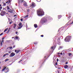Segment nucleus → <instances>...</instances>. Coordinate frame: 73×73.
Returning a JSON list of instances; mask_svg holds the SVG:
<instances>
[{"instance_id":"1","label":"nucleus","mask_w":73,"mask_h":73,"mask_svg":"<svg viewBox=\"0 0 73 73\" xmlns=\"http://www.w3.org/2000/svg\"><path fill=\"white\" fill-rule=\"evenodd\" d=\"M37 15L38 16H42L44 15V12L42 9H40L37 10Z\"/></svg>"},{"instance_id":"2","label":"nucleus","mask_w":73,"mask_h":73,"mask_svg":"<svg viewBox=\"0 0 73 73\" xmlns=\"http://www.w3.org/2000/svg\"><path fill=\"white\" fill-rule=\"evenodd\" d=\"M47 21L46 19L45 18V17H43L41 19L40 21V23L42 24H43L44 23H45Z\"/></svg>"},{"instance_id":"3","label":"nucleus","mask_w":73,"mask_h":73,"mask_svg":"<svg viewBox=\"0 0 73 73\" xmlns=\"http://www.w3.org/2000/svg\"><path fill=\"white\" fill-rule=\"evenodd\" d=\"M72 37L70 36H69L66 37L65 40V42H69L70 41V39Z\"/></svg>"},{"instance_id":"4","label":"nucleus","mask_w":73,"mask_h":73,"mask_svg":"<svg viewBox=\"0 0 73 73\" xmlns=\"http://www.w3.org/2000/svg\"><path fill=\"white\" fill-rule=\"evenodd\" d=\"M18 1H19V3H24V2H25V3H24L23 5L24 6H25V7L27 6V3L26 2L23 1H22V0H18Z\"/></svg>"},{"instance_id":"5","label":"nucleus","mask_w":73,"mask_h":73,"mask_svg":"<svg viewBox=\"0 0 73 73\" xmlns=\"http://www.w3.org/2000/svg\"><path fill=\"white\" fill-rule=\"evenodd\" d=\"M15 56V53L13 52H12L9 55V57H13V56Z\"/></svg>"},{"instance_id":"6","label":"nucleus","mask_w":73,"mask_h":73,"mask_svg":"<svg viewBox=\"0 0 73 73\" xmlns=\"http://www.w3.org/2000/svg\"><path fill=\"white\" fill-rule=\"evenodd\" d=\"M22 25V23H19V26L18 27V29H21V28L23 27V25Z\"/></svg>"},{"instance_id":"7","label":"nucleus","mask_w":73,"mask_h":73,"mask_svg":"<svg viewBox=\"0 0 73 73\" xmlns=\"http://www.w3.org/2000/svg\"><path fill=\"white\" fill-rule=\"evenodd\" d=\"M36 6V4L35 3H32L31 4V5L30 7L31 8H34Z\"/></svg>"},{"instance_id":"8","label":"nucleus","mask_w":73,"mask_h":73,"mask_svg":"<svg viewBox=\"0 0 73 73\" xmlns=\"http://www.w3.org/2000/svg\"><path fill=\"white\" fill-rule=\"evenodd\" d=\"M5 73H7V72H9V69L8 68H7L5 69Z\"/></svg>"},{"instance_id":"9","label":"nucleus","mask_w":73,"mask_h":73,"mask_svg":"<svg viewBox=\"0 0 73 73\" xmlns=\"http://www.w3.org/2000/svg\"><path fill=\"white\" fill-rule=\"evenodd\" d=\"M10 29H10V28H9V29L6 32V33L8 34V33H9V31H10Z\"/></svg>"},{"instance_id":"10","label":"nucleus","mask_w":73,"mask_h":73,"mask_svg":"<svg viewBox=\"0 0 73 73\" xmlns=\"http://www.w3.org/2000/svg\"><path fill=\"white\" fill-rule=\"evenodd\" d=\"M0 15L1 16H3L4 15V13L2 12L1 13Z\"/></svg>"},{"instance_id":"11","label":"nucleus","mask_w":73,"mask_h":73,"mask_svg":"<svg viewBox=\"0 0 73 73\" xmlns=\"http://www.w3.org/2000/svg\"><path fill=\"white\" fill-rule=\"evenodd\" d=\"M6 67L4 66L3 67V68L2 70V71H4V70L6 69Z\"/></svg>"},{"instance_id":"12","label":"nucleus","mask_w":73,"mask_h":73,"mask_svg":"<svg viewBox=\"0 0 73 73\" xmlns=\"http://www.w3.org/2000/svg\"><path fill=\"white\" fill-rule=\"evenodd\" d=\"M68 65H66L64 66V68H65V69H67V68H68Z\"/></svg>"},{"instance_id":"13","label":"nucleus","mask_w":73,"mask_h":73,"mask_svg":"<svg viewBox=\"0 0 73 73\" xmlns=\"http://www.w3.org/2000/svg\"><path fill=\"white\" fill-rule=\"evenodd\" d=\"M8 12H10V13H12V12H13V11L11 9H10V10L8 11Z\"/></svg>"},{"instance_id":"14","label":"nucleus","mask_w":73,"mask_h":73,"mask_svg":"<svg viewBox=\"0 0 73 73\" xmlns=\"http://www.w3.org/2000/svg\"><path fill=\"white\" fill-rule=\"evenodd\" d=\"M61 17H62V16H61V15L58 16V19H60V18H61Z\"/></svg>"},{"instance_id":"15","label":"nucleus","mask_w":73,"mask_h":73,"mask_svg":"<svg viewBox=\"0 0 73 73\" xmlns=\"http://www.w3.org/2000/svg\"><path fill=\"white\" fill-rule=\"evenodd\" d=\"M8 28H7L5 29V30L4 31V33L6 31L8 30Z\"/></svg>"},{"instance_id":"16","label":"nucleus","mask_w":73,"mask_h":73,"mask_svg":"<svg viewBox=\"0 0 73 73\" xmlns=\"http://www.w3.org/2000/svg\"><path fill=\"white\" fill-rule=\"evenodd\" d=\"M34 27L35 28H37V25L36 24H35L34 25Z\"/></svg>"},{"instance_id":"17","label":"nucleus","mask_w":73,"mask_h":73,"mask_svg":"<svg viewBox=\"0 0 73 73\" xmlns=\"http://www.w3.org/2000/svg\"><path fill=\"white\" fill-rule=\"evenodd\" d=\"M19 52H20V50H17V52H16V54H17V53H19Z\"/></svg>"},{"instance_id":"18","label":"nucleus","mask_w":73,"mask_h":73,"mask_svg":"<svg viewBox=\"0 0 73 73\" xmlns=\"http://www.w3.org/2000/svg\"><path fill=\"white\" fill-rule=\"evenodd\" d=\"M14 29H15V28H16V24H14Z\"/></svg>"},{"instance_id":"19","label":"nucleus","mask_w":73,"mask_h":73,"mask_svg":"<svg viewBox=\"0 0 73 73\" xmlns=\"http://www.w3.org/2000/svg\"><path fill=\"white\" fill-rule=\"evenodd\" d=\"M8 1L6 2V3H8V2L9 3H10V0H8Z\"/></svg>"},{"instance_id":"20","label":"nucleus","mask_w":73,"mask_h":73,"mask_svg":"<svg viewBox=\"0 0 73 73\" xmlns=\"http://www.w3.org/2000/svg\"><path fill=\"white\" fill-rule=\"evenodd\" d=\"M1 12H2V13H3V14H4V15H5V13H6V12L5 11H2Z\"/></svg>"},{"instance_id":"21","label":"nucleus","mask_w":73,"mask_h":73,"mask_svg":"<svg viewBox=\"0 0 73 73\" xmlns=\"http://www.w3.org/2000/svg\"><path fill=\"white\" fill-rule=\"evenodd\" d=\"M1 46H2L3 45V43H2V42H1V43L0 44Z\"/></svg>"},{"instance_id":"22","label":"nucleus","mask_w":73,"mask_h":73,"mask_svg":"<svg viewBox=\"0 0 73 73\" xmlns=\"http://www.w3.org/2000/svg\"><path fill=\"white\" fill-rule=\"evenodd\" d=\"M3 6H5L6 5V3H3Z\"/></svg>"},{"instance_id":"23","label":"nucleus","mask_w":73,"mask_h":73,"mask_svg":"<svg viewBox=\"0 0 73 73\" xmlns=\"http://www.w3.org/2000/svg\"><path fill=\"white\" fill-rule=\"evenodd\" d=\"M9 60V59H8L7 58L5 60V62H6V61H8Z\"/></svg>"},{"instance_id":"24","label":"nucleus","mask_w":73,"mask_h":73,"mask_svg":"<svg viewBox=\"0 0 73 73\" xmlns=\"http://www.w3.org/2000/svg\"><path fill=\"white\" fill-rule=\"evenodd\" d=\"M28 17V15H27L26 16H25L24 17V18H26V17Z\"/></svg>"},{"instance_id":"25","label":"nucleus","mask_w":73,"mask_h":73,"mask_svg":"<svg viewBox=\"0 0 73 73\" xmlns=\"http://www.w3.org/2000/svg\"><path fill=\"white\" fill-rule=\"evenodd\" d=\"M68 55L69 56H70L71 55H72V54H71V53H68Z\"/></svg>"},{"instance_id":"26","label":"nucleus","mask_w":73,"mask_h":73,"mask_svg":"<svg viewBox=\"0 0 73 73\" xmlns=\"http://www.w3.org/2000/svg\"><path fill=\"white\" fill-rule=\"evenodd\" d=\"M7 9H10L9 8V6H8L7 7Z\"/></svg>"},{"instance_id":"27","label":"nucleus","mask_w":73,"mask_h":73,"mask_svg":"<svg viewBox=\"0 0 73 73\" xmlns=\"http://www.w3.org/2000/svg\"><path fill=\"white\" fill-rule=\"evenodd\" d=\"M34 44H37V42H34Z\"/></svg>"},{"instance_id":"28","label":"nucleus","mask_w":73,"mask_h":73,"mask_svg":"<svg viewBox=\"0 0 73 73\" xmlns=\"http://www.w3.org/2000/svg\"><path fill=\"white\" fill-rule=\"evenodd\" d=\"M5 54H6V56H7V55H9V54L7 53Z\"/></svg>"},{"instance_id":"29","label":"nucleus","mask_w":73,"mask_h":73,"mask_svg":"<svg viewBox=\"0 0 73 73\" xmlns=\"http://www.w3.org/2000/svg\"><path fill=\"white\" fill-rule=\"evenodd\" d=\"M1 9H2V7H0V11L1 10Z\"/></svg>"},{"instance_id":"30","label":"nucleus","mask_w":73,"mask_h":73,"mask_svg":"<svg viewBox=\"0 0 73 73\" xmlns=\"http://www.w3.org/2000/svg\"><path fill=\"white\" fill-rule=\"evenodd\" d=\"M6 56V55L5 54L3 56V57H5Z\"/></svg>"},{"instance_id":"31","label":"nucleus","mask_w":73,"mask_h":73,"mask_svg":"<svg viewBox=\"0 0 73 73\" xmlns=\"http://www.w3.org/2000/svg\"><path fill=\"white\" fill-rule=\"evenodd\" d=\"M11 52H11V51H9L8 52V53H11Z\"/></svg>"},{"instance_id":"32","label":"nucleus","mask_w":73,"mask_h":73,"mask_svg":"<svg viewBox=\"0 0 73 73\" xmlns=\"http://www.w3.org/2000/svg\"><path fill=\"white\" fill-rule=\"evenodd\" d=\"M60 48H62L61 47H60L59 48H58V50H60Z\"/></svg>"},{"instance_id":"33","label":"nucleus","mask_w":73,"mask_h":73,"mask_svg":"<svg viewBox=\"0 0 73 73\" xmlns=\"http://www.w3.org/2000/svg\"><path fill=\"white\" fill-rule=\"evenodd\" d=\"M3 33H1V34H0V36H1V35H3Z\"/></svg>"},{"instance_id":"34","label":"nucleus","mask_w":73,"mask_h":73,"mask_svg":"<svg viewBox=\"0 0 73 73\" xmlns=\"http://www.w3.org/2000/svg\"><path fill=\"white\" fill-rule=\"evenodd\" d=\"M41 37H44V35H42L40 36Z\"/></svg>"},{"instance_id":"35","label":"nucleus","mask_w":73,"mask_h":73,"mask_svg":"<svg viewBox=\"0 0 73 73\" xmlns=\"http://www.w3.org/2000/svg\"><path fill=\"white\" fill-rule=\"evenodd\" d=\"M9 48L10 49H12V47H9Z\"/></svg>"},{"instance_id":"36","label":"nucleus","mask_w":73,"mask_h":73,"mask_svg":"<svg viewBox=\"0 0 73 73\" xmlns=\"http://www.w3.org/2000/svg\"><path fill=\"white\" fill-rule=\"evenodd\" d=\"M56 61H57V62H58V58L57 59Z\"/></svg>"},{"instance_id":"37","label":"nucleus","mask_w":73,"mask_h":73,"mask_svg":"<svg viewBox=\"0 0 73 73\" xmlns=\"http://www.w3.org/2000/svg\"><path fill=\"white\" fill-rule=\"evenodd\" d=\"M16 39H17L18 38V37L17 36H16L15 37Z\"/></svg>"},{"instance_id":"38","label":"nucleus","mask_w":73,"mask_h":73,"mask_svg":"<svg viewBox=\"0 0 73 73\" xmlns=\"http://www.w3.org/2000/svg\"><path fill=\"white\" fill-rule=\"evenodd\" d=\"M54 48V46H53L51 47V49H53Z\"/></svg>"},{"instance_id":"39","label":"nucleus","mask_w":73,"mask_h":73,"mask_svg":"<svg viewBox=\"0 0 73 73\" xmlns=\"http://www.w3.org/2000/svg\"><path fill=\"white\" fill-rule=\"evenodd\" d=\"M23 18H22L21 19V21H23Z\"/></svg>"},{"instance_id":"40","label":"nucleus","mask_w":73,"mask_h":73,"mask_svg":"<svg viewBox=\"0 0 73 73\" xmlns=\"http://www.w3.org/2000/svg\"><path fill=\"white\" fill-rule=\"evenodd\" d=\"M29 9H28L27 10V11L28 12H29Z\"/></svg>"},{"instance_id":"41","label":"nucleus","mask_w":73,"mask_h":73,"mask_svg":"<svg viewBox=\"0 0 73 73\" xmlns=\"http://www.w3.org/2000/svg\"><path fill=\"white\" fill-rule=\"evenodd\" d=\"M57 64H58V63L57 62H56V63H55V65H57Z\"/></svg>"},{"instance_id":"42","label":"nucleus","mask_w":73,"mask_h":73,"mask_svg":"<svg viewBox=\"0 0 73 73\" xmlns=\"http://www.w3.org/2000/svg\"><path fill=\"white\" fill-rule=\"evenodd\" d=\"M15 52H17V50H15Z\"/></svg>"},{"instance_id":"43","label":"nucleus","mask_w":73,"mask_h":73,"mask_svg":"<svg viewBox=\"0 0 73 73\" xmlns=\"http://www.w3.org/2000/svg\"><path fill=\"white\" fill-rule=\"evenodd\" d=\"M15 33L17 35V34L18 33H17V32H15Z\"/></svg>"},{"instance_id":"44","label":"nucleus","mask_w":73,"mask_h":73,"mask_svg":"<svg viewBox=\"0 0 73 73\" xmlns=\"http://www.w3.org/2000/svg\"><path fill=\"white\" fill-rule=\"evenodd\" d=\"M68 64V62H66V63H65V64Z\"/></svg>"},{"instance_id":"45","label":"nucleus","mask_w":73,"mask_h":73,"mask_svg":"<svg viewBox=\"0 0 73 73\" xmlns=\"http://www.w3.org/2000/svg\"><path fill=\"white\" fill-rule=\"evenodd\" d=\"M60 54H61V55H62V53L61 52L60 53Z\"/></svg>"},{"instance_id":"46","label":"nucleus","mask_w":73,"mask_h":73,"mask_svg":"<svg viewBox=\"0 0 73 73\" xmlns=\"http://www.w3.org/2000/svg\"><path fill=\"white\" fill-rule=\"evenodd\" d=\"M9 24H12V22H10L9 23Z\"/></svg>"},{"instance_id":"47","label":"nucleus","mask_w":73,"mask_h":73,"mask_svg":"<svg viewBox=\"0 0 73 73\" xmlns=\"http://www.w3.org/2000/svg\"><path fill=\"white\" fill-rule=\"evenodd\" d=\"M16 15H14L13 17H16Z\"/></svg>"},{"instance_id":"48","label":"nucleus","mask_w":73,"mask_h":73,"mask_svg":"<svg viewBox=\"0 0 73 73\" xmlns=\"http://www.w3.org/2000/svg\"><path fill=\"white\" fill-rule=\"evenodd\" d=\"M4 38H2V40H4Z\"/></svg>"},{"instance_id":"49","label":"nucleus","mask_w":73,"mask_h":73,"mask_svg":"<svg viewBox=\"0 0 73 73\" xmlns=\"http://www.w3.org/2000/svg\"><path fill=\"white\" fill-rule=\"evenodd\" d=\"M60 54V53H59L58 54Z\"/></svg>"},{"instance_id":"50","label":"nucleus","mask_w":73,"mask_h":73,"mask_svg":"<svg viewBox=\"0 0 73 73\" xmlns=\"http://www.w3.org/2000/svg\"><path fill=\"white\" fill-rule=\"evenodd\" d=\"M21 61H22V60H21L19 61V62H21Z\"/></svg>"},{"instance_id":"51","label":"nucleus","mask_w":73,"mask_h":73,"mask_svg":"<svg viewBox=\"0 0 73 73\" xmlns=\"http://www.w3.org/2000/svg\"><path fill=\"white\" fill-rule=\"evenodd\" d=\"M53 51H52V52L51 53H53Z\"/></svg>"},{"instance_id":"52","label":"nucleus","mask_w":73,"mask_h":73,"mask_svg":"<svg viewBox=\"0 0 73 73\" xmlns=\"http://www.w3.org/2000/svg\"><path fill=\"white\" fill-rule=\"evenodd\" d=\"M13 38H14V37H13L12 38V39H13Z\"/></svg>"},{"instance_id":"53","label":"nucleus","mask_w":73,"mask_h":73,"mask_svg":"<svg viewBox=\"0 0 73 73\" xmlns=\"http://www.w3.org/2000/svg\"><path fill=\"white\" fill-rule=\"evenodd\" d=\"M70 17V16L69 17H68V19H69Z\"/></svg>"},{"instance_id":"54","label":"nucleus","mask_w":73,"mask_h":73,"mask_svg":"<svg viewBox=\"0 0 73 73\" xmlns=\"http://www.w3.org/2000/svg\"><path fill=\"white\" fill-rule=\"evenodd\" d=\"M56 46H55V47L54 48V49L53 50H54V48H56Z\"/></svg>"},{"instance_id":"55","label":"nucleus","mask_w":73,"mask_h":73,"mask_svg":"<svg viewBox=\"0 0 73 73\" xmlns=\"http://www.w3.org/2000/svg\"><path fill=\"white\" fill-rule=\"evenodd\" d=\"M15 46H13V48H15Z\"/></svg>"},{"instance_id":"56","label":"nucleus","mask_w":73,"mask_h":73,"mask_svg":"<svg viewBox=\"0 0 73 73\" xmlns=\"http://www.w3.org/2000/svg\"><path fill=\"white\" fill-rule=\"evenodd\" d=\"M2 42H4V40H3Z\"/></svg>"},{"instance_id":"57","label":"nucleus","mask_w":73,"mask_h":73,"mask_svg":"<svg viewBox=\"0 0 73 73\" xmlns=\"http://www.w3.org/2000/svg\"><path fill=\"white\" fill-rule=\"evenodd\" d=\"M73 24V21H72V23H71V24Z\"/></svg>"},{"instance_id":"58","label":"nucleus","mask_w":73,"mask_h":73,"mask_svg":"<svg viewBox=\"0 0 73 73\" xmlns=\"http://www.w3.org/2000/svg\"><path fill=\"white\" fill-rule=\"evenodd\" d=\"M73 24V21H72V23H71V24Z\"/></svg>"},{"instance_id":"59","label":"nucleus","mask_w":73,"mask_h":73,"mask_svg":"<svg viewBox=\"0 0 73 73\" xmlns=\"http://www.w3.org/2000/svg\"><path fill=\"white\" fill-rule=\"evenodd\" d=\"M1 4H0V7H1Z\"/></svg>"},{"instance_id":"60","label":"nucleus","mask_w":73,"mask_h":73,"mask_svg":"<svg viewBox=\"0 0 73 73\" xmlns=\"http://www.w3.org/2000/svg\"><path fill=\"white\" fill-rule=\"evenodd\" d=\"M1 69V67H0V69Z\"/></svg>"},{"instance_id":"61","label":"nucleus","mask_w":73,"mask_h":73,"mask_svg":"<svg viewBox=\"0 0 73 73\" xmlns=\"http://www.w3.org/2000/svg\"><path fill=\"white\" fill-rule=\"evenodd\" d=\"M0 64H1V62H0Z\"/></svg>"},{"instance_id":"62","label":"nucleus","mask_w":73,"mask_h":73,"mask_svg":"<svg viewBox=\"0 0 73 73\" xmlns=\"http://www.w3.org/2000/svg\"><path fill=\"white\" fill-rule=\"evenodd\" d=\"M46 57V56L44 57V58H45Z\"/></svg>"},{"instance_id":"63","label":"nucleus","mask_w":73,"mask_h":73,"mask_svg":"<svg viewBox=\"0 0 73 73\" xmlns=\"http://www.w3.org/2000/svg\"><path fill=\"white\" fill-rule=\"evenodd\" d=\"M14 40H15V38H14Z\"/></svg>"},{"instance_id":"64","label":"nucleus","mask_w":73,"mask_h":73,"mask_svg":"<svg viewBox=\"0 0 73 73\" xmlns=\"http://www.w3.org/2000/svg\"><path fill=\"white\" fill-rule=\"evenodd\" d=\"M58 73H60L59 72Z\"/></svg>"}]
</instances>
